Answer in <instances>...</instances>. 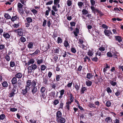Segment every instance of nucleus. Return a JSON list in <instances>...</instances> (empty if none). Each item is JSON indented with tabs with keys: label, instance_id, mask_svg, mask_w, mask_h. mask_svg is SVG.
I'll list each match as a JSON object with an SVG mask.
<instances>
[{
	"label": "nucleus",
	"instance_id": "f257e3e1",
	"mask_svg": "<svg viewBox=\"0 0 123 123\" xmlns=\"http://www.w3.org/2000/svg\"><path fill=\"white\" fill-rule=\"evenodd\" d=\"M105 34L106 36H108L110 39L112 38V33L110 30L105 29L104 31Z\"/></svg>",
	"mask_w": 123,
	"mask_h": 123
},
{
	"label": "nucleus",
	"instance_id": "f03ea898",
	"mask_svg": "<svg viewBox=\"0 0 123 123\" xmlns=\"http://www.w3.org/2000/svg\"><path fill=\"white\" fill-rule=\"evenodd\" d=\"M37 68V66L35 64H32L31 66H29L28 68L29 72L30 73L32 72L33 70H34Z\"/></svg>",
	"mask_w": 123,
	"mask_h": 123
},
{
	"label": "nucleus",
	"instance_id": "7ed1b4c3",
	"mask_svg": "<svg viewBox=\"0 0 123 123\" xmlns=\"http://www.w3.org/2000/svg\"><path fill=\"white\" fill-rule=\"evenodd\" d=\"M30 88L28 87H25V88L22 89L21 90V93L24 95H26V93L29 91Z\"/></svg>",
	"mask_w": 123,
	"mask_h": 123
},
{
	"label": "nucleus",
	"instance_id": "20e7f679",
	"mask_svg": "<svg viewBox=\"0 0 123 123\" xmlns=\"http://www.w3.org/2000/svg\"><path fill=\"white\" fill-rule=\"evenodd\" d=\"M115 40L118 42L120 43L122 41L123 38L121 36H115Z\"/></svg>",
	"mask_w": 123,
	"mask_h": 123
},
{
	"label": "nucleus",
	"instance_id": "39448f33",
	"mask_svg": "<svg viewBox=\"0 0 123 123\" xmlns=\"http://www.w3.org/2000/svg\"><path fill=\"white\" fill-rule=\"evenodd\" d=\"M59 49L60 48L59 47H57L54 50V52L55 53V55H58L59 54Z\"/></svg>",
	"mask_w": 123,
	"mask_h": 123
},
{
	"label": "nucleus",
	"instance_id": "423d86ee",
	"mask_svg": "<svg viewBox=\"0 0 123 123\" xmlns=\"http://www.w3.org/2000/svg\"><path fill=\"white\" fill-rule=\"evenodd\" d=\"M91 8L92 11V12L94 14H96V12H98V10L96 8L94 7L91 6Z\"/></svg>",
	"mask_w": 123,
	"mask_h": 123
},
{
	"label": "nucleus",
	"instance_id": "0eeeda50",
	"mask_svg": "<svg viewBox=\"0 0 123 123\" xmlns=\"http://www.w3.org/2000/svg\"><path fill=\"white\" fill-rule=\"evenodd\" d=\"M18 32L17 33L18 35L20 36L23 35V30L21 28L18 29Z\"/></svg>",
	"mask_w": 123,
	"mask_h": 123
},
{
	"label": "nucleus",
	"instance_id": "6e6552de",
	"mask_svg": "<svg viewBox=\"0 0 123 123\" xmlns=\"http://www.w3.org/2000/svg\"><path fill=\"white\" fill-rule=\"evenodd\" d=\"M3 36L6 39H9L10 37V35L8 33H5V32L3 33Z\"/></svg>",
	"mask_w": 123,
	"mask_h": 123
},
{
	"label": "nucleus",
	"instance_id": "1a4fd4ad",
	"mask_svg": "<svg viewBox=\"0 0 123 123\" xmlns=\"http://www.w3.org/2000/svg\"><path fill=\"white\" fill-rule=\"evenodd\" d=\"M23 6V5H22L20 3L18 2L17 5V7L18 8V11L20 12L21 11V8H22Z\"/></svg>",
	"mask_w": 123,
	"mask_h": 123
},
{
	"label": "nucleus",
	"instance_id": "9d476101",
	"mask_svg": "<svg viewBox=\"0 0 123 123\" xmlns=\"http://www.w3.org/2000/svg\"><path fill=\"white\" fill-rule=\"evenodd\" d=\"M35 62V61L33 59L31 58L28 61L26 64L28 66H29L30 64H33Z\"/></svg>",
	"mask_w": 123,
	"mask_h": 123
},
{
	"label": "nucleus",
	"instance_id": "9b49d317",
	"mask_svg": "<svg viewBox=\"0 0 123 123\" xmlns=\"http://www.w3.org/2000/svg\"><path fill=\"white\" fill-rule=\"evenodd\" d=\"M63 44L64 46L66 48L69 47L70 46L69 44L68 43V40L67 39L65 40Z\"/></svg>",
	"mask_w": 123,
	"mask_h": 123
},
{
	"label": "nucleus",
	"instance_id": "f8f14e48",
	"mask_svg": "<svg viewBox=\"0 0 123 123\" xmlns=\"http://www.w3.org/2000/svg\"><path fill=\"white\" fill-rule=\"evenodd\" d=\"M75 31H74L73 32L75 36L76 37L78 36V34L79 33V29L77 28H75Z\"/></svg>",
	"mask_w": 123,
	"mask_h": 123
},
{
	"label": "nucleus",
	"instance_id": "ddd939ff",
	"mask_svg": "<svg viewBox=\"0 0 123 123\" xmlns=\"http://www.w3.org/2000/svg\"><path fill=\"white\" fill-rule=\"evenodd\" d=\"M17 87V86L16 85H14L13 89L12 90L11 92L15 94L17 92L16 91V88Z\"/></svg>",
	"mask_w": 123,
	"mask_h": 123
},
{
	"label": "nucleus",
	"instance_id": "4468645a",
	"mask_svg": "<svg viewBox=\"0 0 123 123\" xmlns=\"http://www.w3.org/2000/svg\"><path fill=\"white\" fill-rule=\"evenodd\" d=\"M71 51L72 53H75L76 52V50L73 45L71 47Z\"/></svg>",
	"mask_w": 123,
	"mask_h": 123
},
{
	"label": "nucleus",
	"instance_id": "2eb2a0df",
	"mask_svg": "<svg viewBox=\"0 0 123 123\" xmlns=\"http://www.w3.org/2000/svg\"><path fill=\"white\" fill-rule=\"evenodd\" d=\"M55 92H52L49 93V95L52 97L53 98H54L55 97Z\"/></svg>",
	"mask_w": 123,
	"mask_h": 123
},
{
	"label": "nucleus",
	"instance_id": "dca6fc26",
	"mask_svg": "<svg viewBox=\"0 0 123 123\" xmlns=\"http://www.w3.org/2000/svg\"><path fill=\"white\" fill-rule=\"evenodd\" d=\"M62 116V113L59 111H57L56 112V116L57 117L59 118L61 117Z\"/></svg>",
	"mask_w": 123,
	"mask_h": 123
},
{
	"label": "nucleus",
	"instance_id": "f3484780",
	"mask_svg": "<svg viewBox=\"0 0 123 123\" xmlns=\"http://www.w3.org/2000/svg\"><path fill=\"white\" fill-rule=\"evenodd\" d=\"M31 89L32 92L33 93L36 92L37 91V88L36 87H32Z\"/></svg>",
	"mask_w": 123,
	"mask_h": 123
},
{
	"label": "nucleus",
	"instance_id": "a211bd4d",
	"mask_svg": "<svg viewBox=\"0 0 123 123\" xmlns=\"http://www.w3.org/2000/svg\"><path fill=\"white\" fill-rule=\"evenodd\" d=\"M67 52L65 51H63L61 54V55L64 58L66 57L67 56Z\"/></svg>",
	"mask_w": 123,
	"mask_h": 123
},
{
	"label": "nucleus",
	"instance_id": "6ab92c4d",
	"mask_svg": "<svg viewBox=\"0 0 123 123\" xmlns=\"http://www.w3.org/2000/svg\"><path fill=\"white\" fill-rule=\"evenodd\" d=\"M105 121L107 123H110L112 121V119L110 117H108L105 118Z\"/></svg>",
	"mask_w": 123,
	"mask_h": 123
},
{
	"label": "nucleus",
	"instance_id": "aec40b11",
	"mask_svg": "<svg viewBox=\"0 0 123 123\" xmlns=\"http://www.w3.org/2000/svg\"><path fill=\"white\" fill-rule=\"evenodd\" d=\"M58 36V34L57 33V32L56 31H54L53 33L52 37L55 40V38L57 37Z\"/></svg>",
	"mask_w": 123,
	"mask_h": 123
},
{
	"label": "nucleus",
	"instance_id": "412c9836",
	"mask_svg": "<svg viewBox=\"0 0 123 123\" xmlns=\"http://www.w3.org/2000/svg\"><path fill=\"white\" fill-rule=\"evenodd\" d=\"M19 40H20L22 43H24L26 41V38L23 36H21L20 37Z\"/></svg>",
	"mask_w": 123,
	"mask_h": 123
},
{
	"label": "nucleus",
	"instance_id": "4be33fe9",
	"mask_svg": "<svg viewBox=\"0 0 123 123\" xmlns=\"http://www.w3.org/2000/svg\"><path fill=\"white\" fill-rule=\"evenodd\" d=\"M5 17L7 19H9L11 18V16L8 13H6L4 15Z\"/></svg>",
	"mask_w": 123,
	"mask_h": 123
},
{
	"label": "nucleus",
	"instance_id": "5701e85b",
	"mask_svg": "<svg viewBox=\"0 0 123 123\" xmlns=\"http://www.w3.org/2000/svg\"><path fill=\"white\" fill-rule=\"evenodd\" d=\"M26 19L28 23H30L32 22V19L31 17H27Z\"/></svg>",
	"mask_w": 123,
	"mask_h": 123
},
{
	"label": "nucleus",
	"instance_id": "b1692460",
	"mask_svg": "<svg viewBox=\"0 0 123 123\" xmlns=\"http://www.w3.org/2000/svg\"><path fill=\"white\" fill-rule=\"evenodd\" d=\"M31 81L30 80H28L26 82V85L25 86V87H28L30 88L29 86L31 85Z\"/></svg>",
	"mask_w": 123,
	"mask_h": 123
},
{
	"label": "nucleus",
	"instance_id": "393cba45",
	"mask_svg": "<svg viewBox=\"0 0 123 123\" xmlns=\"http://www.w3.org/2000/svg\"><path fill=\"white\" fill-rule=\"evenodd\" d=\"M12 84H15L17 82V79L16 77H13L12 80Z\"/></svg>",
	"mask_w": 123,
	"mask_h": 123
},
{
	"label": "nucleus",
	"instance_id": "a878e982",
	"mask_svg": "<svg viewBox=\"0 0 123 123\" xmlns=\"http://www.w3.org/2000/svg\"><path fill=\"white\" fill-rule=\"evenodd\" d=\"M86 89L85 87H82L81 89V93L83 94L86 91Z\"/></svg>",
	"mask_w": 123,
	"mask_h": 123
},
{
	"label": "nucleus",
	"instance_id": "bb28decb",
	"mask_svg": "<svg viewBox=\"0 0 123 123\" xmlns=\"http://www.w3.org/2000/svg\"><path fill=\"white\" fill-rule=\"evenodd\" d=\"M37 64L39 65L41 63L43 62V60L42 59H37Z\"/></svg>",
	"mask_w": 123,
	"mask_h": 123
},
{
	"label": "nucleus",
	"instance_id": "cd10ccee",
	"mask_svg": "<svg viewBox=\"0 0 123 123\" xmlns=\"http://www.w3.org/2000/svg\"><path fill=\"white\" fill-rule=\"evenodd\" d=\"M110 82L112 85L114 86H115L117 84L116 82L112 80H111L110 81Z\"/></svg>",
	"mask_w": 123,
	"mask_h": 123
},
{
	"label": "nucleus",
	"instance_id": "c85d7f7f",
	"mask_svg": "<svg viewBox=\"0 0 123 123\" xmlns=\"http://www.w3.org/2000/svg\"><path fill=\"white\" fill-rule=\"evenodd\" d=\"M105 48L104 47L102 46L98 48V49L100 51H101L102 52L103 51H104L105 50Z\"/></svg>",
	"mask_w": 123,
	"mask_h": 123
},
{
	"label": "nucleus",
	"instance_id": "c756f323",
	"mask_svg": "<svg viewBox=\"0 0 123 123\" xmlns=\"http://www.w3.org/2000/svg\"><path fill=\"white\" fill-rule=\"evenodd\" d=\"M88 106L91 108H95L96 107L93 104L90 103L88 105Z\"/></svg>",
	"mask_w": 123,
	"mask_h": 123
},
{
	"label": "nucleus",
	"instance_id": "7c9ffc66",
	"mask_svg": "<svg viewBox=\"0 0 123 123\" xmlns=\"http://www.w3.org/2000/svg\"><path fill=\"white\" fill-rule=\"evenodd\" d=\"M33 45V43L32 42H30L29 43L28 45V47L30 49H31L32 48Z\"/></svg>",
	"mask_w": 123,
	"mask_h": 123
},
{
	"label": "nucleus",
	"instance_id": "2f4dec72",
	"mask_svg": "<svg viewBox=\"0 0 123 123\" xmlns=\"http://www.w3.org/2000/svg\"><path fill=\"white\" fill-rule=\"evenodd\" d=\"M107 57H112L113 56V54L110 51L108 52L107 53Z\"/></svg>",
	"mask_w": 123,
	"mask_h": 123
},
{
	"label": "nucleus",
	"instance_id": "473e14b6",
	"mask_svg": "<svg viewBox=\"0 0 123 123\" xmlns=\"http://www.w3.org/2000/svg\"><path fill=\"white\" fill-rule=\"evenodd\" d=\"M2 85L4 87H7L8 85L6 81L3 82L2 84Z\"/></svg>",
	"mask_w": 123,
	"mask_h": 123
},
{
	"label": "nucleus",
	"instance_id": "72a5a7b5",
	"mask_svg": "<svg viewBox=\"0 0 123 123\" xmlns=\"http://www.w3.org/2000/svg\"><path fill=\"white\" fill-rule=\"evenodd\" d=\"M46 68V66L44 65H42L41 66V69L42 71H44L45 70Z\"/></svg>",
	"mask_w": 123,
	"mask_h": 123
},
{
	"label": "nucleus",
	"instance_id": "f704fd0d",
	"mask_svg": "<svg viewBox=\"0 0 123 123\" xmlns=\"http://www.w3.org/2000/svg\"><path fill=\"white\" fill-rule=\"evenodd\" d=\"M10 67H13L15 66V64L14 62L12 61H11L10 62Z\"/></svg>",
	"mask_w": 123,
	"mask_h": 123
},
{
	"label": "nucleus",
	"instance_id": "c9c22d12",
	"mask_svg": "<svg viewBox=\"0 0 123 123\" xmlns=\"http://www.w3.org/2000/svg\"><path fill=\"white\" fill-rule=\"evenodd\" d=\"M66 121L65 119L62 117H61L60 119V122L61 123H64Z\"/></svg>",
	"mask_w": 123,
	"mask_h": 123
},
{
	"label": "nucleus",
	"instance_id": "e433bc0d",
	"mask_svg": "<svg viewBox=\"0 0 123 123\" xmlns=\"http://www.w3.org/2000/svg\"><path fill=\"white\" fill-rule=\"evenodd\" d=\"M5 58L7 62H9L10 60V57L9 56L6 55L5 56Z\"/></svg>",
	"mask_w": 123,
	"mask_h": 123
},
{
	"label": "nucleus",
	"instance_id": "4c0bfd02",
	"mask_svg": "<svg viewBox=\"0 0 123 123\" xmlns=\"http://www.w3.org/2000/svg\"><path fill=\"white\" fill-rule=\"evenodd\" d=\"M75 87L76 90L77 92H79V90L80 89V85H78L77 84H76L75 85Z\"/></svg>",
	"mask_w": 123,
	"mask_h": 123
},
{
	"label": "nucleus",
	"instance_id": "58836bf2",
	"mask_svg": "<svg viewBox=\"0 0 123 123\" xmlns=\"http://www.w3.org/2000/svg\"><path fill=\"white\" fill-rule=\"evenodd\" d=\"M84 5V3L81 2H78V5L79 8H81Z\"/></svg>",
	"mask_w": 123,
	"mask_h": 123
},
{
	"label": "nucleus",
	"instance_id": "ea45409f",
	"mask_svg": "<svg viewBox=\"0 0 123 123\" xmlns=\"http://www.w3.org/2000/svg\"><path fill=\"white\" fill-rule=\"evenodd\" d=\"M82 12V14L84 15H86L88 13L87 10L85 9H83Z\"/></svg>",
	"mask_w": 123,
	"mask_h": 123
},
{
	"label": "nucleus",
	"instance_id": "a19ab883",
	"mask_svg": "<svg viewBox=\"0 0 123 123\" xmlns=\"http://www.w3.org/2000/svg\"><path fill=\"white\" fill-rule=\"evenodd\" d=\"M62 40L61 38L60 37H58L57 38V43H62Z\"/></svg>",
	"mask_w": 123,
	"mask_h": 123
},
{
	"label": "nucleus",
	"instance_id": "79ce46f5",
	"mask_svg": "<svg viewBox=\"0 0 123 123\" xmlns=\"http://www.w3.org/2000/svg\"><path fill=\"white\" fill-rule=\"evenodd\" d=\"M17 18V16L16 15L15 16H12V18H11V19L12 21L13 22L16 20Z\"/></svg>",
	"mask_w": 123,
	"mask_h": 123
},
{
	"label": "nucleus",
	"instance_id": "37998d69",
	"mask_svg": "<svg viewBox=\"0 0 123 123\" xmlns=\"http://www.w3.org/2000/svg\"><path fill=\"white\" fill-rule=\"evenodd\" d=\"M86 84L87 86H90L92 85V82L89 80H88L86 82Z\"/></svg>",
	"mask_w": 123,
	"mask_h": 123
},
{
	"label": "nucleus",
	"instance_id": "c03bdc74",
	"mask_svg": "<svg viewBox=\"0 0 123 123\" xmlns=\"http://www.w3.org/2000/svg\"><path fill=\"white\" fill-rule=\"evenodd\" d=\"M46 93H42L41 95V98H45L46 97Z\"/></svg>",
	"mask_w": 123,
	"mask_h": 123
},
{
	"label": "nucleus",
	"instance_id": "a18cd8bd",
	"mask_svg": "<svg viewBox=\"0 0 123 123\" xmlns=\"http://www.w3.org/2000/svg\"><path fill=\"white\" fill-rule=\"evenodd\" d=\"M58 57V56H55L53 58V62L55 63L57 62V61Z\"/></svg>",
	"mask_w": 123,
	"mask_h": 123
},
{
	"label": "nucleus",
	"instance_id": "49530a36",
	"mask_svg": "<svg viewBox=\"0 0 123 123\" xmlns=\"http://www.w3.org/2000/svg\"><path fill=\"white\" fill-rule=\"evenodd\" d=\"M36 83L37 82L36 81H35L34 80L32 82V83L31 84L32 87H35Z\"/></svg>",
	"mask_w": 123,
	"mask_h": 123
},
{
	"label": "nucleus",
	"instance_id": "de8ad7c7",
	"mask_svg": "<svg viewBox=\"0 0 123 123\" xmlns=\"http://www.w3.org/2000/svg\"><path fill=\"white\" fill-rule=\"evenodd\" d=\"M60 0H54V3L55 5H57L60 2Z\"/></svg>",
	"mask_w": 123,
	"mask_h": 123
},
{
	"label": "nucleus",
	"instance_id": "09e8293b",
	"mask_svg": "<svg viewBox=\"0 0 123 123\" xmlns=\"http://www.w3.org/2000/svg\"><path fill=\"white\" fill-rule=\"evenodd\" d=\"M22 74L18 72L15 75V77H22Z\"/></svg>",
	"mask_w": 123,
	"mask_h": 123
},
{
	"label": "nucleus",
	"instance_id": "8fccbe9b",
	"mask_svg": "<svg viewBox=\"0 0 123 123\" xmlns=\"http://www.w3.org/2000/svg\"><path fill=\"white\" fill-rule=\"evenodd\" d=\"M46 89L44 87H42L41 89V91L42 93H45V91Z\"/></svg>",
	"mask_w": 123,
	"mask_h": 123
},
{
	"label": "nucleus",
	"instance_id": "3c124183",
	"mask_svg": "<svg viewBox=\"0 0 123 123\" xmlns=\"http://www.w3.org/2000/svg\"><path fill=\"white\" fill-rule=\"evenodd\" d=\"M106 90L108 93H111L112 92L111 90V89L110 87H108L107 88Z\"/></svg>",
	"mask_w": 123,
	"mask_h": 123
},
{
	"label": "nucleus",
	"instance_id": "603ef678",
	"mask_svg": "<svg viewBox=\"0 0 123 123\" xmlns=\"http://www.w3.org/2000/svg\"><path fill=\"white\" fill-rule=\"evenodd\" d=\"M93 54L92 51H89L88 52V55L89 56H92Z\"/></svg>",
	"mask_w": 123,
	"mask_h": 123
},
{
	"label": "nucleus",
	"instance_id": "864d4df0",
	"mask_svg": "<svg viewBox=\"0 0 123 123\" xmlns=\"http://www.w3.org/2000/svg\"><path fill=\"white\" fill-rule=\"evenodd\" d=\"M72 1L71 0H68L67 1V5L68 6H70L72 4Z\"/></svg>",
	"mask_w": 123,
	"mask_h": 123
},
{
	"label": "nucleus",
	"instance_id": "5fc2aeb1",
	"mask_svg": "<svg viewBox=\"0 0 123 123\" xmlns=\"http://www.w3.org/2000/svg\"><path fill=\"white\" fill-rule=\"evenodd\" d=\"M31 12L33 13V14L35 15L37 12V11L35 9H33L31 10Z\"/></svg>",
	"mask_w": 123,
	"mask_h": 123
},
{
	"label": "nucleus",
	"instance_id": "6e6d98bb",
	"mask_svg": "<svg viewBox=\"0 0 123 123\" xmlns=\"http://www.w3.org/2000/svg\"><path fill=\"white\" fill-rule=\"evenodd\" d=\"M98 59L97 57L92 58V61H94L95 62H97Z\"/></svg>",
	"mask_w": 123,
	"mask_h": 123
},
{
	"label": "nucleus",
	"instance_id": "4d7b16f0",
	"mask_svg": "<svg viewBox=\"0 0 123 123\" xmlns=\"http://www.w3.org/2000/svg\"><path fill=\"white\" fill-rule=\"evenodd\" d=\"M4 62H3L2 63V65L3 66H6L8 64V62H6L5 63L6 61L5 60H4Z\"/></svg>",
	"mask_w": 123,
	"mask_h": 123
},
{
	"label": "nucleus",
	"instance_id": "13d9d810",
	"mask_svg": "<svg viewBox=\"0 0 123 123\" xmlns=\"http://www.w3.org/2000/svg\"><path fill=\"white\" fill-rule=\"evenodd\" d=\"M115 94L116 96H119L120 94V90H117L116 92L115 93Z\"/></svg>",
	"mask_w": 123,
	"mask_h": 123
},
{
	"label": "nucleus",
	"instance_id": "bf43d9fd",
	"mask_svg": "<svg viewBox=\"0 0 123 123\" xmlns=\"http://www.w3.org/2000/svg\"><path fill=\"white\" fill-rule=\"evenodd\" d=\"M90 2L92 6H94L95 3V1L94 0H91Z\"/></svg>",
	"mask_w": 123,
	"mask_h": 123
},
{
	"label": "nucleus",
	"instance_id": "052dcab7",
	"mask_svg": "<svg viewBox=\"0 0 123 123\" xmlns=\"http://www.w3.org/2000/svg\"><path fill=\"white\" fill-rule=\"evenodd\" d=\"M111 105V102L110 101H108L106 102V105L108 107H110Z\"/></svg>",
	"mask_w": 123,
	"mask_h": 123
},
{
	"label": "nucleus",
	"instance_id": "680f3d73",
	"mask_svg": "<svg viewBox=\"0 0 123 123\" xmlns=\"http://www.w3.org/2000/svg\"><path fill=\"white\" fill-rule=\"evenodd\" d=\"M5 116L4 114H2L0 116V119L1 120H3L4 119Z\"/></svg>",
	"mask_w": 123,
	"mask_h": 123
},
{
	"label": "nucleus",
	"instance_id": "e2e57ef3",
	"mask_svg": "<svg viewBox=\"0 0 123 123\" xmlns=\"http://www.w3.org/2000/svg\"><path fill=\"white\" fill-rule=\"evenodd\" d=\"M43 26L45 27L46 25L47 21L44 18L43 19Z\"/></svg>",
	"mask_w": 123,
	"mask_h": 123
},
{
	"label": "nucleus",
	"instance_id": "0e129e2a",
	"mask_svg": "<svg viewBox=\"0 0 123 123\" xmlns=\"http://www.w3.org/2000/svg\"><path fill=\"white\" fill-rule=\"evenodd\" d=\"M17 109L15 108H10V111L12 112H15L17 111Z\"/></svg>",
	"mask_w": 123,
	"mask_h": 123
},
{
	"label": "nucleus",
	"instance_id": "69168bd1",
	"mask_svg": "<svg viewBox=\"0 0 123 123\" xmlns=\"http://www.w3.org/2000/svg\"><path fill=\"white\" fill-rule=\"evenodd\" d=\"M59 103V101L58 100L56 99L55 100L54 102V104L55 105H56Z\"/></svg>",
	"mask_w": 123,
	"mask_h": 123
},
{
	"label": "nucleus",
	"instance_id": "338daca9",
	"mask_svg": "<svg viewBox=\"0 0 123 123\" xmlns=\"http://www.w3.org/2000/svg\"><path fill=\"white\" fill-rule=\"evenodd\" d=\"M52 8L55 12H56L58 10L56 6L55 5H54L52 6Z\"/></svg>",
	"mask_w": 123,
	"mask_h": 123
},
{
	"label": "nucleus",
	"instance_id": "774afa93",
	"mask_svg": "<svg viewBox=\"0 0 123 123\" xmlns=\"http://www.w3.org/2000/svg\"><path fill=\"white\" fill-rule=\"evenodd\" d=\"M118 67L120 70H121L123 71V66H122L120 65Z\"/></svg>",
	"mask_w": 123,
	"mask_h": 123
}]
</instances>
